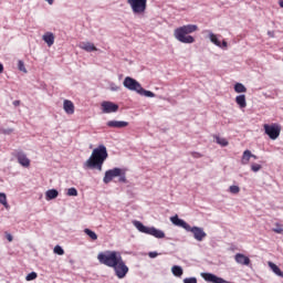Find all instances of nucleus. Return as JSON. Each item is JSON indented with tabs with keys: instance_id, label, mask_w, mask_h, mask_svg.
<instances>
[{
	"instance_id": "nucleus-8",
	"label": "nucleus",
	"mask_w": 283,
	"mask_h": 283,
	"mask_svg": "<svg viewBox=\"0 0 283 283\" xmlns=\"http://www.w3.org/2000/svg\"><path fill=\"white\" fill-rule=\"evenodd\" d=\"M113 271L115 272L116 277L118 280H123L127 276V273H129V268L127 264H125V261L122 263H118L117 265L113 266Z\"/></svg>"
},
{
	"instance_id": "nucleus-40",
	"label": "nucleus",
	"mask_w": 283,
	"mask_h": 283,
	"mask_svg": "<svg viewBox=\"0 0 283 283\" xmlns=\"http://www.w3.org/2000/svg\"><path fill=\"white\" fill-rule=\"evenodd\" d=\"M190 156H192V158H202V154L196 151L190 153Z\"/></svg>"
},
{
	"instance_id": "nucleus-33",
	"label": "nucleus",
	"mask_w": 283,
	"mask_h": 283,
	"mask_svg": "<svg viewBox=\"0 0 283 283\" xmlns=\"http://www.w3.org/2000/svg\"><path fill=\"white\" fill-rule=\"evenodd\" d=\"M36 277H38L36 272H31L27 275L25 280L27 282H32V280H36Z\"/></svg>"
},
{
	"instance_id": "nucleus-47",
	"label": "nucleus",
	"mask_w": 283,
	"mask_h": 283,
	"mask_svg": "<svg viewBox=\"0 0 283 283\" xmlns=\"http://www.w3.org/2000/svg\"><path fill=\"white\" fill-rule=\"evenodd\" d=\"M3 73V64H0V74Z\"/></svg>"
},
{
	"instance_id": "nucleus-15",
	"label": "nucleus",
	"mask_w": 283,
	"mask_h": 283,
	"mask_svg": "<svg viewBox=\"0 0 283 283\" xmlns=\"http://www.w3.org/2000/svg\"><path fill=\"white\" fill-rule=\"evenodd\" d=\"M123 174V170L120 168H114L107 171V182L113 180V178H116Z\"/></svg>"
},
{
	"instance_id": "nucleus-45",
	"label": "nucleus",
	"mask_w": 283,
	"mask_h": 283,
	"mask_svg": "<svg viewBox=\"0 0 283 283\" xmlns=\"http://www.w3.org/2000/svg\"><path fill=\"white\" fill-rule=\"evenodd\" d=\"M227 46H228V43H227V41L223 40L220 48H227Z\"/></svg>"
},
{
	"instance_id": "nucleus-6",
	"label": "nucleus",
	"mask_w": 283,
	"mask_h": 283,
	"mask_svg": "<svg viewBox=\"0 0 283 283\" xmlns=\"http://www.w3.org/2000/svg\"><path fill=\"white\" fill-rule=\"evenodd\" d=\"M123 255L118 251H108L107 252V266L111 269L123 263Z\"/></svg>"
},
{
	"instance_id": "nucleus-32",
	"label": "nucleus",
	"mask_w": 283,
	"mask_h": 283,
	"mask_svg": "<svg viewBox=\"0 0 283 283\" xmlns=\"http://www.w3.org/2000/svg\"><path fill=\"white\" fill-rule=\"evenodd\" d=\"M18 69L20 70V72L28 74V70L25 69V64L23 63V61L21 60L18 61Z\"/></svg>"
},
{
	"instance_id": "nucleus-25",
	"label": "nucleus",
	"mask_w": 283,
	"mask_h": 283,
	"mask_svg": "<svg viewBox=\"0 0 283 283\" xmlns=\"http://www.w3.org/2000/svg\"><path fill=\"white\" fill-rule=\"evenodd\" d=\"M114 112H118V104L107 102V114H112Z\"/></svg>"
},
{
	"instance_id": "nucleus-39",
	"label": "nucleus",
	"mask_w": 283,
	"mask_h": 283,
	"mask_svg": "<svg viewBox=\"0 0 283 283\" xmlns=\"http://www.w3.org/2000/svg\"><path fill=\"white\" fill-rule=\"evenodd\" d=\"M118 182H127V178L125 177V172H122V174L119 175Z\"/></svg>"
},
{
	"instance_id": "nucleus-50",
	"label": "nucleus",
	"mask_w": 283,
	"mask_h": 283,
	"mask_svg": "<svg viewBox=\"0 0 283 283\" xmlns=\"http://www.w3.org/2000/svg\"><path fill=\"white\" fill-rule=\"evenodd\" d=\"M251 158H254V160H258V156H255L253 154H252Z\"/></svg>"
},
{
	"instance_id": "nucleus-36",
	"label": "nucleus",
	"mask_w": 283,
	"mask_h": 283,
	"mask_svg": "<svg viewBox=\"0 0 283 283\" xmlns=\"http://www.w3.org/2000/svg\"><path fill=\"white\" fill-rule=\"evenodd\" d=\"M67 196H78V190L76 188H69Z\"/></svg>"
},
{
	"instance_id": "nucleus-20",
	"label": "nucleus",
	"mask_w": 283,
	"mask_h": 283,
	"mask_svg": "<svg viewBox=\"0 0 283 283\" xmlns=\"http://www.w3.org/2000/svg\"><path fill=\"white\" fill-rule=\"evenodd\" d=\"M55 198H59V190L50 189L46 191V200H54Z\"/></svg>"
},
{
	"instance_id": "nucleus-9",
	"label": "nucleus",
	"mask_w": 283,
	"mask_h": 283,
	"mask_svg": "<svg viewBox=\"0 0 283 283\" xmlns=\"http://www.w3.org/2000/svg\"><path fill=\"white\" fill-rule=\"evenodd\" d=\"M190 231V233L193 234L195 240H197V242H202V240H205L207 238V232H205V229L199 228V227H192L190 226V229L187 230Z\"/></svg>"
},
{
	"instance_id": "nucleus-22",
	"label": "nucleus",
	"mask_w": 283,
	"mask_h": 283,
	"mask_svg": "<svg viewBox=\"0 0 283 283\" xmlns=\"http://www.w3.org/2000/svg\"><path fill=\"white\" fill-rule=\"evenodd\" d=\"M269 266H270V269H272V271H273V273H275V275H279V277H283L282 270H280V268L275 263L270 262Z\"/></svg>"
},
{
	"instance_id": "nucleus-13",
	"label": "nucleus",
	"mask_w": 283,
	"mask_h": 283,
	"mask_svg": "<svg viewBox=\"0 0 283 283\" xmlns=\"http://www.w3.org/2000/svg\"><path fill=\"white\" fill-rule=\"evenodd\" d=\"M15 158L18 159V163L22 165V167H30V160L23 151L17 153Z\"/></svg>"
},
{
	"instance_id": "nucleus-18",
	"label": "nucleus",
	"mask_w": 283,
	"mask_h": 283,
	"mask_svg": "<svg viewBox=\"0 0 283 283\" xmlns=\"http://www.w3.org/2000/svg\"><path fill=\"white\" fill-rule=\"evenodd\" d=\"M235 103L241 107V109H244L247 107V96L245 95H239L235 97Z\"/></svg>"
},
{
	"instance_id": "nucleus-17",
	"label": "nucleus",
	"mask_w": 283,
	"mask_h": 283,
	"mask_svg": "<svg viewBox=\"0 0 283 283\" xmlns=\"http://www.w3.org/2000/svg\"><path fill=\"white\" fill-rule=\"evenodd\" d=\"M43 41L48 44L49 48H52V45H54V33L52 32H46L43 35Z\"/></svg>"
},
{
	"instance_id": "nucleus-49",
	"label": "nucleus",
	"mask_w": 283,
	"mask_h": 283,
	"mask_svg": "<svg viewBox=\"0 0 283 283\" xmlns=\"http://www.w3.org/2000/svg\"><path fill=\"white\" fill-rule=\"evenodd\" d=\"M279 6H280V8H283V0L279 1Z\"/></svg>"
},
{
	"instance_id": "nucleus-28",
	"label": "nucleus",
	"mask_w": 283,
	"mask_h": 283,
	"mask_svg": "<svg viewBox=\"0 0 283 283\" xmlns=\"http://www.w3.org/2000/svg\"><path fill=\"white\" fill-rule=\"evenodd\" d=\"M84 233L86 235H88V238H91L92 240H98V235L96 234V232L90 230V229H84Z\"/></svg>"
},
{
	"instance_id": "nucleus-34",
	"label": "nucleus",
	"mask_w": 283,
	"mask_h": 283,
	"mask_svg": "<svg viewBox=\"0 0 283 283\" xmlns=\"http://www.w3.org/2000/svg\"><path fill=\"white\" fill-rule=\"evenodd\" d=\"M229 191H230V193L238 195V193H240V187L239 186H230Z\"/></svg>"
},
{
	"instance_id": "nucleus-44",
	"label": "nucleus",
	"mask_w": 283,
	"mask_h": 283,
	"mask_svg": "<svg viewBox=\"0 0 283 283\" xmlns=\"http://www.w3.org/2000/svg\"><path fill=\"white\" fill-rule=\"evenodd\" d=\"M13 105H14V107H19L21 105V102L20 101H14Z\"/></svg>"
},
{
	"instance_id": "nucleus-42",
	"label": "nucleus",
	"mask_w": 283,
	"mask_h": 283,
	"mask_svg": "<svg viewBox=\"0 0 283 283\" xmlns=\"http://www.w3.org/2000/svg\"><path fill=\"white\" fill-rule=\"evenodd\" d=\"M102 108H103V112L106 114V112H107V102L102 103Z\"/></svg>"
},
{
	"instance_id": "nucleus-38",
	"label": "nucleus",
	"mask_w": 283,
	"mask_h": 283,
	"mask_svg": "<svg viewBox=\"0 0 283 283\" xmlns=\"http://www.w3.org/2000/svg\"><path fill=\"white\" fill-rule=\"evenodd\" d=\"M184 283H198V279L196 277H187L184 280Z\"/></svg>"
},
{
	"instance_id": "nucleus-1",
	"label": "nucleus",
	"mask_w": 283,
	"mask_h": 283,
	"mask_svg": "<svg viewBox=\"0 0 283 283\" xmlns=\"http://www.w3.org/2000/svg\"><path fill=\"white\" fill-rule=\"evenodd\" d=\"M107 159V148L105 146H99L93 149L90 158L84 163V169H97L103 171V165Z\"/></svg>"
},
{
	"instance_id": "nucleus-29",
	"label": "nucleus",
	"mask_w": 283,
	"mask_h": 283,
	"mask_svg": "<svg viewBox=\"0 0 283 283\" xmlns=\"http://www.w3.org/2000/svg\"><path fill=\"white\" fill-rule=\"evenodd\" d=\"M0 205H3L8 209V197L3 192H0Z\"/></svg>"
},
{
	"instance_id": "nucleus-10",
	"label": "nucleus",
	"mask_w": 283,
	"mask_h": 283,
	"mask_svg": "<svg viewBox=\"0 0 283 283\" xmlns=\"http://www.w3.org/2000/svg\"><path fill=\"white\" fill-rule=\"evenodd\" d=\"M107 127H112L113 129H125V127H129V122L109 120Z\"/></svg>"
},
{
	"instance_id": "nucleus-26",
	"label": "nucleus",
	"mask_w": 283,
	"mask_h": 283,
	"mask_svg": "<svg viewBox=\"0 0 283 283\" xmlns=\"http://www.w3.org/2000/svg\"><path fill=\"white\" fill-rule=\"evenodd\" d=\"M209 36H210L211 43H213L218 48H222V42H220V40H218V35L217 34L210 33Z\"/></svg>"
},
{
	"instance_id": "nucleus-24",
	"label": "nucleus",
	"mask_w": 283,
	"mask_h": 283,
	"mask_svg": "<svg viewBox=\"0 0 283 283\" xmlns=\"http://www.w3.org/2000/svg\"><path fill=\"white\" fill-rule=\"evenodd\" d=\"M214 138H216V143L221 147H227L229 145V140H227V138H222L218 135H216Z\"/></svg>"
},
{
	"instance_id": "nucleus-4",
	"label": "nucleus",
	"mask_w": 283,
	"mask_h": 283,
	"mask_svg": "<svg viewBox=\"0 0 283 283\" xmlns=\"http://www.w3.org/2000/svg\"><path fill=\"white\" fill-rule=\"evenodd\" d=\"M134 14H145L147 12V0H127Z\"/></svg>"
},
{
	"instance_id": "nucleus-43",
	"label": "nucleus",
	"mask_w": 283,
	"mask_h": 283,
	"mask_svg": "<svg viewBox=\"0 0 283 283\" xmlns=\"http://www.w3.org/2000/svg\"><path fill=\"white\" fill-rule=\"evenodd\" d=\"M149 258H158V252H150Z\"/></svg>"
},
{
	"instance_id": "nucleus-16",
	"label": "nucleus",
	"mask_w": 283,
	"mask_h": 283,
	"mask_svg": "<svg viewBox=\"0 0 283 283\" xmlns=\"http://www.w3.org/2000/svg\"><path fill=\"white\" fill-rule=\"evenodd\" d=\"M81 50H85V52H96V46L92 42H82L80 43Z\"/></svg>"
},
{
	"instance_id": "nucleus-35",
	"label": "nucleus",
	"mask_w": 283,
	"mask_h": 283,
	"mask_svg": "<svg viewBox=\"0 0 283 283\" xmlns=\"http://www.w3.org/2000/svg\"><path fill=\"white\" fill-rule=\"evenodd\" d=\"M260 169H262V165H260V164L251 165V171L258 172V171H260Z\"/></svg>"
},
{
	"instance_id": "nucleus-41",
	"label": "nucleus",
	"mask_w": 283,
	"mask_h": 283,
	"mask_svg": "<svg viewBox=\"0 0 283 283\" xmlns=\"http://www.w3.org/2000/svg\"><path fill=\"white\" fill-rule=\"evenodd\" d=\"M6 238H7L8 242H12V240H14L12 234H10L8 232H6Z\"/></svg>"
},
{
	"instance_id": "nucleus-19",
	"label": "nucleus",
	"mask_w": 283,
	"mask_h": 283,
	"mask_svg": "<svg viewBox=\"0 0 283 283\" xmlns=\"http://www.w3.org/2000/svg\"><path fill=\"white\" fill-rule=\"evenodd\" d=\"M251 156H253V154L251 153V150H245L242 155L241 158V163L243 165H249V161L251 160Z\"/></svg>"
},
{
	"instance_id": "nucleus-27",
	"label": "nucleus",
	"mask_w": 283,
	"mask_h": 283,
	"mask_svg": "<svg viewBox=\"0 0 283 283\" xmlns=\"http://www.w3.org/2000/svg\"><path fill=\"white\" fill-rule=\"evenodd\" d=\"M140 96H147L148 98H154L156 96V94H154V92L151 91H146L145 88H143L142 86V91L139 90Z\"/></svg>"
},
{
	"instance_id": "nucleus-14",
	"label": "nucleus",
	"mask_w": 283,
	"mask_h": 283,
	"mask_svg": "<svg viewBox=\"0 0 283 283\" xmlns=\"http://www.w3.org/2000/svg\"><path fill=\"white\" fill-rule=\"evenodd\" d=\"M63 109L66 114L72 115L74 114V103L70 99H65L63 102Z\"/></svg>"
},
{
	"instance_id": "nucleus-30",
	"label": "nucleus",
	"mask_w": 283,
	"mask_h": 283,
	"mask_svg": "<svg viewBox=\"0 0 283 283\" xmlns=\"http://www.w3.org/2000/svg\"><path fill=\"white\" fill-rule=\"evenodd\" d=\"M53 252L56 253V255H65V250H63L61 245H55Z\"/></svg>"
},
{
	"instance_id": "nucleus-21",
	"label": "nucleus",
	"mask_w": 283,
	"mask_h": 283,
	"mask_svg": "<svg viewBox=\"0 0 283 283\" xmlns=\"http://www.w3.org/2000/svg\"><path fill=\"white\" fill-rule=\"evenodd\" d=\"M171 273L172 275H175V277H182V268H180V265H174L171 268Z\"/></svg>"
},
{
	"instance_id": "nucleus-48",
	"label": "nucleus",
	"mask_w": 283,
	"mask_h": 283,
	"mask_svg": "<svg viewBox=\"0 0 283 283\" xmlns=\"http://www.w3.org/2000/svg\"><path fill=\"white\" fill-rule=\"evenodd\" d=\"M45 1H48V3H49L50 6H52V3H54V0H45Z\"/></svg>"
},
{
	"instance_id": "nucleus-11",
	"label": "nucleus",
	"mask_w": 283,
	"mask_h": 283,
	"mask_svg": "<svg viewBox=\"0 0 283 283\" xmlns=\"http://www.w3.org/2000/svg\"><path fill=\"white\" fill-rule=\"evenodd\" d=\"M170 221L172 222V224H175V227H181V229H185L186 231H188L190 229L189 223H187L185 220L178 218V214H176L175 217H171Z\"/></svg>"
},
{
	"instance_id": "nucleus-2",
	"label": "nucleus",
	"mask_w": 283,
	"mask_h": 283,
	"mask_svg": "<svg viewBox=\"0 0 283 283\" xmlns=\"http://www.w3.org/2000/svg\"><path fill=\"white\" fill-rule=\"evenodd\" d=\"M193 32H198V25L186 24L175 29L174 36L179 43L191 44L196 43V38H193Z\"/></svg>"
},
{
	"instance_id": "nucleus-7",
	"label": "nucleus",
	"mask_w": 283,
	"mask_h": 283,
	"mask_svg": "<svg viewBox=\"0 0 283 283\" xmlns=\"http://www.w3.org/2000/svg\"><path fill=\"white\" fill-rule=\"evenodd\" d=\"M123 85L126 87V90H129L130 92H137V94L142 91L143 87L138 81L130 76L125 77Z\"/></svg>"
},
{
	"instance_id": "nucleus-46",
	"label": "nucleus",
	"mask_w": 283,
	"mask_h": 283,
	"mask_svg": "<svg viewBox=\"0 0 283 283\" xmlns=\"http://www.w3.org/2000/svg\"><path fill=\"white\" fill-rule=\"evenodd\" d=\"M103 181L107 185V172H105Z\"/></svg>"
},
{
	"instance_id": "nucleus-3",
	"label": "nucleus",
	"mask_w": 283,
	"mask_h": 283,
	"mask_svg": "<svg viewBox=\"0 0 283 283\" xmlns=\"http://www.w3.org/2000/svg\"><path fill=\"white\" fill-rule=\"evenodd\" d=\"M134 227H136L140 233L153 235V238H157L158 240H163V238H165V232L163 230H158L155 227H147L140 221H134Z\"/></svg>"
},
{
	"instance_id": "nucleus-37",
	"label": "nucleus",
	"mask_w": 283,
	"mask_h": 283,
	"mask_svg": "<svg viewBox=\"0 0 283 283\" xmlns=\"http://www.w3.org/2000/svg\"><path fill=\"white\" fill-rule=\"evenodd\" d=\"M276 227H277V228H273L272 231H273L274 233H283L282 224L276 223Z\"/></svg>"
},
{
	"instance_id": "nucleus-31",
	"label": "nucleus",
	"mask_w": 283,
	"mask_h": 283,
	"mask_svg": "<svg viewBox=\"0 0 283 283\" xmlns=\"http://www.w3.org/2000/svg\"><path fill=\"white\" fill-rule=\"evenodd\" d=\"M97 259H98V261L101 262V264H107V254H105V253H99V254L97 255Z\"/></svg>"
},
{
	"instance_id": "nucleus-23",
	"label": "nucleus",
	"mask_w": 283,
	"mask_h": 283,
	"mask_svg": "<svg viewBox=\"0 0 283 283\" xmlns=\"http://www.w3.org/2000/svg\"><path fill=\"white\" fill-rule=\"evenodd\" d=\"M234 92H237V94H244L247 93V87L242 83H237L234 85Z\"/></svg>"
},
{
	"instance_id": "nucleus-5",
	"label": "nucleus",
	"mask_w": 283,
	"mask_h": 283,
	"mask_svg": "<svg viewBox=\"0 0 283 283\" xmlns=\"http://www.w3.org/2000/svg\"><path fill=\"white\" fill-rule=\"evenodd\" d=\"M264 133L266 134V136H269V138H271V140H277V138H280V134L282 132V126H280V124H265L263 126Z\"/></svg>"
},
{
	"instance_id": "nucleus-12",
	"label": "nucleus",
	"mask_w": 283,
	"mask_h": 283,
	"mask_svg": "<svg viewBox=\"0 0 283 283\" xmlns=\"http://www.w3.org/2000/svg\"><path fill=\"white\" fill-rule=\"evenodd\" d=\"M234 260L238 264H242L243 266H249L251 264V259L242 253H237Z\"/></svg>"
}]
</instances>
